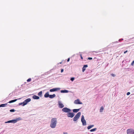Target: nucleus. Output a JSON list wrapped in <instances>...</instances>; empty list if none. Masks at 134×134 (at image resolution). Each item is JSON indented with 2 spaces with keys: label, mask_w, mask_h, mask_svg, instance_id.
Returning <instances> with one entry per match:
<instances>
[{
  "label": "nucleus",
  "mask_w": 134,
  "mask_h": 134,
  "mask_svg": "<svg viewBox=\"0 0 134 134\" xmlns=\"http://www.w3.org/2000/svg\"><path fill=\"white\" fill-rule=\"evenodd\" d=\"M57 123V119L56 118H53L51 119L50 126L52 128H54L56 126Z\"/></svg>",
  "instance_id": "1"
},
{
  "label": "nucleus",
  "mask_w": 134,
  "mask_h": 134,
  "mask_svg": "<svg viewBox=\"0 0 134 134\" xmlns=\"http://www.w3.org/2000/svg\"><path fill=\"white\" fill-rule=\"evenodd\" d=\"M87 65H83V67L82 68V71L84 72L86 70V68L88 67Z\"/></svg>",
  "instance_id": "12"
},
{
  "label": "nucleus",
  "mask_w": 134,
  "mask_h": 134,
  "mask_svg": "<svg viewBox=\"0 0 134 134\" xmlns=\"http://www.w3.org/2000/svg\"><path fill=\"white\" fill-rule=\"evenodd\" d=\"M63 133L64 134H68L66 132H64Z\"/></svg>",
  "instance_id": "38"
},
{
  "label": "nucleus",
  "mask_w": 134,
  "mask_h": 134,
  "mask_svg": "<svg viewBox=\"0 0 134 134\" xmlns=\"http://www.w3.org/2000/svg\"><path fill=\"white\" fill-rule=\"evenodd\" d=\"M33 98L34 99H39V97L37 96L34 95L33 96Z\"/></svg>",
  "instance_id": "14"
},
{
  "label": "nucleus",
  "mask_w": 134,
  "mask_h": 134,
  "mask_svg": "<svg viewBox=\"0 0 134 134\" xmlns=\"http://www.w3.org/2000/svg\"><path fill=\"white\" fill-rule=\"evenodd\" d=\"M127 134H134V130L130 129H128L127 130Z\"/></svg>",
  "instance_id": "3"
},
{
  "label": "nucleus",
  "mask_w": 134,
  "mask_h": 134,
  "mask_svg": "<svg viewBox=\"0 0 134 134\" xmlns=\"http://www.w3.org/2000/svg\"><path fill=\"white\" fill-rule=\"evenodd\" d=\"M75 114L74 113H70L69 112L67 114V116L69 117H70L72 118L74 117V116Z\"/></svg>",
  "instance_id": "7"
},
{
  "label": "nucleus",
  "mask_w": 134,
  "mask_h": 134,
  "mask_svg": "<svg viewBox=\"0 0 134 134\" xmlns=\"http://www.w3.org/2000/svg\"><path fill=\"white\" fill-rule=\"evenodd\" d=\"M94 126V125H93L89 126L87 127V129L88 130L90 129L93 127Z\"/></svg>",
  "instance_id": "19"
},
{
  "label": "nucleus",
  "mask_w": 134,
  "mask_h": 134,
  "mask_svg": "<svg viewBox=\"0 0 134 134\" xmlns=\"http://www.w3.org/2000/svg\"><path fill=\"white\" fill-rule=\"evenodd\" d=\"M63 71H64V70L63 69H62L61 70V72H63Z\"/></svg>",
  "instance_id": "35"
},
{
  "label": "nucleus",
  "mask_w": 134,
  "mask_h": 134,
  "mask_svg": "<svg viewBox=\"0 0 134 134\" xmlns=\"http://www.w3.org/2000/svg\"><path fill=\"white\" fill-rule=\"evenodd\" d=\"M60 90V88H53L50 90V92H54L56 91H57L59 90Z\"/></svg>",
  "instance_id": "11"
},
{
  "label": "nucleus",
  "mask_w": 134,
  "mask_h": 134,
  "mask_svg": "<svg viewBox=\"0 0 134 134\" xmlns=\"http://www.w3.org/2000/svg\"><path fill=\"white\" fill-rule=\"evenodd\" d=\"M58 103L59 107V108H62L64 107V105L60 101H59Z\"/></svg>",
  "instance_id": "10"
},
{
  "label": "nucleus",
  "mask_w": 134,
  "mask_h": 134,
  "mask_svg": "<svg viewBox=\"0 0 134 134\" xmlns=\"http://www.w3.org/2000/svg\"><path fill=\"white\" fill-rule=\"evenodd\" d=\"M21 119L20 118H17L16 119L12 120H11V123H15L16 122L20 120Z\"/></svg>",
  "instance_id": "8"
},
{
  "label": "nucleus",
  "mask_w": 134,
  "mask_h": 134,
  "mask_svg": "<svg viewBox=\"0 0 134 134\" xmlns=\"http://www.w3.org/2000/svg\"><path fill=\"white\" fill-rule=\"evenodd\" d=\"M130 92H128L127 93V95H130Z\"/></svg>",
  "instance_id": "31"
},
{
  "label": "nucleus",
  "mask_w": 134,
  "mask_h": 134,
  "mask_svg": "<svg viewBox=\"0 0 134 134\" xmlns=\"http://www.w3.org/2000/svg\"><path fill=\"white\" fill-rule=\"evenodd\" d=\"M81 121L83 125H86V123L85 120L84 119V117L83 115H82L81 118Z\"/></svg>",
  "instance_id": "4"
},
{
  "label": "nucleus",
  "mask_w": 134,
  "mask_h": 134,
  "mask_svg": "<svg viewBox=\"0 0 134 134\" xmlns=\"http://www.w3.org/2000/svg\"><path fill=\"white\" fill-rule=\"evenodd\" d=\"M80 57H81V59H83V58L82 57V55L81 54L80 55Z\"/></svg>",
  "instance_id": "33"
},
{
  "label": "nucleus",
  "mask_w": 134,
  "mask_h": 134,
  "mask_svg": "<svg viewBox=\"0 0 134 134\" xmlns=\"http://www.w3.org/2000/svg\"><path fill=\"white\" fill-rule=\"evenodd\" d=\"M74 80V77H72L71 78V80L72 81Z\"/></svg>",
  "instance_id": "28"
},
{
  "label": "nucleus",
  "mask_w": 134,
  "mask_h": 134,
  "mask_svg": "<svg viewBox=\"0 0 134 134\" xmlns=\"http://www.w3.org/2000/svg\"><path fill=\"white\" fill-rule=\"evenodd\" d=\"M62 63V62H60V63H60V64H61V63Z\"/></svg>",
  "instance_id": "39"
},
{
  "label": "nucleus",
  "mask_w": 134,
  "mask_h": 134,
  "mask_svg": "<svg viewBox=\"0 0 134 134\" xmlns=\"http://www.w3.org/2000/svg\"><path fill=\"white\" fill-rule=\"evenodd\" d=\"M15 110L14 109H11L10 110V111L11 112H13L15 111Z\"/></svg>",
  "instance_id": "25"
},
{
  "label": "nucleus",
  "mask_w": 134,
  "mask_h": 134,
  "mask_svg": "<svg viewBox=\"0 0 134 134\" xmlns=\"http://www.w3.org/2000/svg\"><path fill=\"white\" fill-rule=\"evenodd\" d=\"M80 109H74L73 110V111L74 113H77L80 110Z\"/></svg>",
  "instance_id": "15"
},
{
  "label": "nucleus",
  "mask_w": 134,
  "mask_h": 134,
  "mask_svg": "<svg viewBox=\"0 0 134 134\" xmlns=\"http://www.w3.org/2000/svg\"><path fill=\"white\" fill-rule=\"evenodd\" d=\"M97 129V128H95L93 129H91L90 130V131L91 132H93V131H96V130Z\"/></svg>",
  "instance_id": "22"
},
{
  "label": "nucleus",
  "mask_w": 134,
  "mask_h": 134,
  "mask_svg": "<svg viewBox=\"0 0 134 134\" xmlns=\"http://www.w3.org/2000/svg\"><path fill=\"white\" fill-rule=\"evenodd\" d=\"M22 104H23V105L24 104L23 102H22V103H19V105H22Z\"/></svg>",
  "instance_id": "32"
},
{
  "label": "nucleus",
  "mask_w": 134,
  "mask_h": 134,
  "mask_svg": "<svg viewBox=\"0 0 134 134\" xmlns=\"http://www.w3.org/2000/svg\"><path fill=\"white\" fill-rule=\"evenodd\" d=\"M134 60L132 62V63H131V65L132 66H133L134 65Z\"/></svg>",
  "instance_id": "26"
},
{
  "label": "nucleus",
  "mask_w": 134,
  "mask_h": 134,
  "mask_svg": "<svg viewBox=\"0 0 134 134\" xmlns=\"http://www.w3.org/2000/svg\"><path fill=\"white\" fill-rule=\"evenodd\" d=\"M127 52V51H125L124 52V54H125V53H126V52Z\"/></svg>",
  "instance_id": "37"
},
{
  "label": "nucleus",
  "mask_w": 134,
  "mask_h": 134,
  "mask_svg": "<svg viewBox=\"0 0 134 134\" xmlns=\"http://www.w3.org/2000/svg\"><path fill=\"white\" fill-rule=\"evenodd\" d=\"M111 75L113 76V77H115V75L114 74H111Z\"/></svg>",
  "instance_id": "27"
},
{
  "label": "nucleus",
  "mask_w": 134,
  "mask_h": 134,
  "mask_svg": "<svg viewBox=\"0 0 134 134\" xmlns=\"http://www.w3.org/2000/svg\"><path fill=\"white\" fill-rule=\"evenodd\" d=\"M70 60V58H69L67 60V62H69Z\"/></svg>",
  "instance_id": "36"
},
{
  "label": "nucleus",
  "mask_w": 134,
  "mask_h": 134,
  "mask_svg": "<svg viewBox=\"0 0 134 134\" xmlns=\"http://www.w3.org/2000/svg\"><path fill=\"white\" fill-rule=\"evenodd\" d=\"M44 97L46 98H47L48 97H49V95L48 92H47L45 94Z\"/></svg>",
  "instance_id": "13"
},
{
  "label": "nucleus",
  "mask_w": 134,
  "mask_h": 134,
  "mask_svg": "<svg viewBox=\"0 0 134 134\" xmlns=\"http://www.w3.org/2000/svg\"><path fill=\"white\" fill-rule=\"evenodd\" d=\"M123 40V39L122 38L121 39H120L119 40V41H122V40Z\"/></svg>",
  "instance_id": "34"
},
{
  "label": "nucleus",
  "mask_w": 134,
  "mask_h": 134,
  "mask_svg": "<svg viewBox=\"0 0 134 134\" xmlns=\"http://www.w3.org/2000/svg\"><path fill=\"white\" fill-rule=\"evenodd\" d=\"M62 111L66 113H69L71 111V110L66 107L62 109Z\"/></svg>",
  "instance_id": "5"
},
{
  "label": "nucleus",
  "mask_w": 134,
  "mask_h": 134,
  "mask_svg": "<svg viewBox=\"0 0 134 134\" xmlns=\"http://www.w3.org/2000/svg\"><path fill=\"white\" fill-rule=\"evenodd\" d=\"M104 109V108L103 106L101 107L100 109V112H102L103 111V110Z\"/></svg>",
  "instance_id": "21"
},
{
  "label": "nucleus",
  "mask_w": 134,
  "mask_h": 134,
  "mask_svg": "<svg viewBox=\"0 0 134 134\" xmlns=\"http://www.w3.org/2000/svg\"><path fill=\"white\" fill-rule=\"evenodd\" d=\"M81 114V113L79 112L74 118L73 121H77L80 116Z\"/></svg>",
  "instance_id": "2"
},
{
  "label": "nucleus",
  "mask_w": 134,
  "mask_h": 134,
  "mask_svg": "<svg viewBox=\"0 0 134 134\" xmlns=\"http://www.w3.org/2000/svg\"><path fill=\"white\" fill-rule=\"evenodd\" d=\"M31 100V99L30 98H27L23 102L24 104L23 105V106H24L26 105L27 103L30 102Z\"/></svg>",
  "instance_id": "6"
},
{
  "label": "nucleus",
  "mask_w": 134,
  "mask_h": 134,
  "mask_svg": "<svg viewBox=\"0 0 134 134\" xmlns=\"http://www.w3.org/2000/svg\"><path fill=\"white\" fill-rule=\"evenodd\" d=\"M60 92L62 93H67L68 92V91L67 90H62Z\"/></svg>",
  "instance_id": "17"
},
{
  "label": "nucleus",
  "mask_w": 134,
  "mask_h": 134,
  "mask_svg": "<svg viewBox=\"0 0 134 134\" xmlns=\"http://www.w3.org/2000/svg\"><path fill=\"white\" fill-rule=\"evenodd\" d=\"M11 123V120L8 121L7 122H6V123Z\"/></svg>",
  "instance_id": "29"
},
{
  "label": "nucleus",
  "mask_w": 134,
  "mask_h": 134,
  "mask_svg": "<svg viewBox=\"0 0 134 134\" xmlns=\"http://www.w3.org/2000/svg\"><path fill=\"white\" fill-rule=\"evenodd\" d=\"M74 103L76 104H82V103L80 101L79 99H77L75 100L74 102Z\"/></svg>",
  "instance_id": "9"
},
{
  "label": "nucleus",
  "mask_w": 134,
  "mask_h": 134,
  "mask_svg": "<svg viewBox=\"0 0 134 134\" xmlns=\"http://www.w3.org/2000/svg\"><path fill=\"white\" fill-rule=\"evenodd\" d=\"M31 80V79L30 78L29 79H27V82H29Z\"/></svg>",
  "instance_id": "24"
},
{
  "label": "nucleus",
  "mask_w": 134,
  "mask_h": 134,
  "mask_svg": "<svg viewBox=\"0 0 134 134\" xmlns=\"http://www.w3.org/2000/svg\"><path fill=\"white\" fill-rule=\"evenodd\" d=\"M42 91H41L38 93V95L39 96H41L42 94Z\"/></svg>",
  "instance_id": "23"
},
{
  "label": "nucleus",
  "mask_w": 134,
  "mask_h": 134,
  "mask_svg": "<svg viewBox=\"0 0 134 134\" xmlns=\"http://www.w3.org/2000/svg\"><path fill=\"white\" fill-rule=\"evenodd\" d=\"M88 59L89 60H92V58L91 57H89L88 58Z\"/></svg>",
  "instance_id": "30"
},
{
  "label": "nucleus",
  "mask_w": 134,
  "mask_h": 134,
  "mask_svg": "<svg viewBox=\"0 0 134 134\" xmlns=\"http://www.w3.org/2000/svg\"><path fill=\"white\" fill-rule=\"evenodd\" d=\"M55 97V94H54L53 95H49V98H53Z\"/></svg>",
  "instance_id": "16"
},
{
  "label": "nucleus",
  "mask_w": 134,
  "mask_h": 134,
  "mask_svg": "<svg viewBox=\"0 0 134 134\" xmlns=\"http://www.w3.org/2000/svg\"><path fill=\"white\" fill-rule=\"evenodd\" d=\"M7 105V103L4 104H2L0 105V107H4L6 106Z\"/></svg>",
  "instance_id": "18"
},
{
  "label": "nucleus",
  "mask_w": 134,
  "mask_h": 134,
  "mask_svg": "<svg viewBox=\"0 0 134 134\" xmlns=\"http://www.w3.org/2000/svg\"><path fill=\"white\" fill-rule=\"evenodd\" d=\"M18 99H15L10 101L8 102L9 103H11L16 101Z\"/></svg>",
  "instance_id": "20"
}]
</instances>
